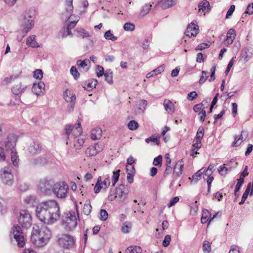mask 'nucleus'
I'll return each mask as SVG.
<instances>
[{"mask_svg": "<svg viewBox=\"0 0 253 253\" xmlns=\"http://www.w3.org/2000/svg\"><path fill=\"white\" fill-rule=\"evenodd\" d=\"M36 215L41 221L45 224L55 223L60 216L58 203L55 200H49L39 204L37 206Z\"/></svg>", "mask_w": 253, "mask_h": 253, "instance_id": "obj_1", "label": "nucleus"}, {"mask_svg": "<svg viewBox=\"0 0 253 253\" xmlns=\"http://www.w3.org/2000/svg\"><path fill=\"white\" fill-rule=\"evenodd\" d=\"M76 240L75 237L69 234H61L57 236V243L61 248L71 249L75 247Z\"/></svg>", "mask_w": 253, "mask_h": 253, "instance_id": "obj_2", "label": "nucleus"}, {"mask_svg": "<svg viewBox=\"0 0 253 253\" xmlns=\"http://www.w3.org/2000/svg\"><path fill=\"white\" fill-rule=\"evenodd\" d=\"M21 32L23 34V37L32 29L34 25L32 16L28 12H25L19 18Z\"/></svg>", "mask_w": 253, "mask_h": 253, "instance_id": "obj_3", "label": "nucleus"}, {"mask_svg": "<svg viewBox=\"0 0 253 253\" xmlns=\"http://www.w3.org/2000/svg\"><path fill=\"white\" fill-rule=\"evenodd\" d=\"M62 221L64 229L67 231L73 230L77 225V219L75 212L66 213Z\"/></svg>", "mask_w": 253, "mask_h": 253, "instance_id": "obj_4", "label": "nucleus"}, {"mask_svg": "<svg viewBox=\"0 0 253 253\" xmlns=\"http://www.w3.org/2000/svg\"><path fill=\"white\" fill-rule=\"evenodd\" d=\"M69 187L65 182H59L54 184L52 191L59 198H65L68 196Z\"/></svg>", "mask_w": 253, "mask_h": 253, "instance_id": "obj_5", "label": "nucleus"}, {"mask_svg": "<svg viewBox=\"0 0 253 253\" xmlns=\"http://www.w3.org/2000/svg\"><path fill=\"white\" fill-rule=\"evenodd\" d=\"M15 240L17 246L22 248L25 245V239L21 227L18 225L14 226L10 231V237Z\"/></svg>", "mask_w": 253, "mask_h": 253, "instance_id": "obj_6", "label": "nucleus"}, {"mask_svg": "<svg viewBox=\"0 0 253 253\" xmlns=\"http://www.w3.org/2000/svg\"><path fill=\"white\" fill-rule=\"evenodd\" d=\"M18 220L23 228H29L32 225V217L27 210L20 211Z\"/></svg>", "mask_w": 253, "mask_h": 253, "instance_id": "obj_7", "label": "nucleus"}, {"mask_svg": "<svg viewBox=\"0 0 253 253\" xmlns=\"http://www.w3.org/2000/svg\"><path fill=\"white\" fill-rule=\"evenodd\" d=\"M0 178L2 183L8 186L12 185L14 182L13 175L9 167H4L0 172Z\"/></svg>", "mask_w": 253, "mask_h": 253, "instance_id": "obj_8", "label": "nucleus"}, {"mask_svg": "<svg viewBox=\"0 0 253 253\" xmlns=\"http://www.w3.org/2000/svg\"><path fill=\"white\" fill-rule=\"evenodd\" d=\"M17 137L16 134L11 133L8 134L2 141V145L7 151L15 150Z\"/></svg>", "mask_w": 253, "mask_h": 253, "instance_id": "obj_9", "label": "nucleus"}, {"mask_svg": "<svg viewBox=\"0 0 253 253\" xmlns=\"http://www.w3.org/2000/svg\"><path fill=\"white\" fill-rule=\"evenodd\" d=\"M51 236V232L50 230H46V234H45V236H44V237H40L39 236H36L35 234H32L31 240L37 247H42L48 243Z\"/></svg>", "mask_w": 253, "mask_h": 253, "instance_id": "obj_10", "label": "nucleus"}, {"mask_svg": "<svg viewBox=\"0 0 253 253\" xmlns=\"http://www.w3.org/2000/svg\"><path fill=\"white\" fill-rule=\"evenodd\" d=\"M238 165L236 158H232L226 164L219 167L217 169L218 171L221 175H225L227 173L232 170V169L235 168Z\"/></svg>", "mask_w": 253, "mask_h": 253, "instance_id": "obj_11", "label": "nucleus"}, {"mask_svg": "<svg viewBox=\"0 0 253 253\" xmlns=\"http://www.w3.org/2000/svg\"><path fill=\"white\" fill-rule=\"evenodd\" d=\"M53 182L51 179L46 178L41 179L38 184V189L41 192L48 194L52 190Z\"/></svg>", "mask_w": 253, "mask_h": 253, "instance_id": "obj_12", "label": "nucleus"}, {"mask_svg": "<svg viewBox=\"0 0 253 253\" xmlns=\"http://www.w3.org/2000/svg\"><path fill=\"white\" fill-rule=\"evenodd\" d=\"M104 147V145L102 142L94 144L89 146L85 150V154L87 157H93L101 152Z\"/></svg>", "mask_w": 253, "mask_h": 253, "instance_id": "obj_13", "label": "nucleus"}, {"mask_svg": "<svg viewBox=\"0 0 253 253\" xmlns=\"http://www.w3.org/2000/svg\"><path fill=\"white\" fill-rule=\"evenodd\" d=\"M63 96L65 101L71 104L68 107V110L69 112L73 111L76 100L75 94L70 89H67L64 92Z\"/></svg>", "mask_w": 253, "mask_h": 253, "instance_id": "obj_14", "label": "nucleus"}, {"mask_svg": "<svg viewBox=\"0 0 253 253\" xmlns=\"http://www.w3.org/2000/svg\"><path fill=\"white\" fill-rule=\"evenodd\" d=\"M110 183L109 177H107L102 181L101 176H99L94 188L95 193H98L101 189H107Z\"/></svg>", "mask_w": 253, "mask_h": 253, "instance_id": "obj_15", "label": "nucleus"}, {"mask_svg": "<svg viewBox=\"0 0 253 253\" xmlns=\"http://www.w3.org/2000/svg\"><path fill=\"white\" fill-rule=\"evenodd\" d=\"M198 26L193 22L189 24L187 26L185 34L186 36L189 37H195L198 33Z\"/></svg>", "mask_w": 253, "mask_h": 253, "instance_id": "obj_16", "label": "nucleus"}, {"mask_svg": "<svg viewBox=\"0 0 253 253\" xmlns=\"http://www.w3.org/2000/svg\"><path fill=\"white\" fill-rule=\"evenodd\" d=\"M27 88V85L19 83L14 84L11 88L12 92L15 95H20L23 93Z\"/></svg>", "mask_w": 253, "mask_h": 253, "instance_id": "obj_17", "label": "nucleus"}, {"mask_svg": "<svg viewBox=\"0 0 253 253\" xmlns=\"http://www.w3.org/2000/svg\"><path fill=\"white\" fill-rule=\"evenodd\" d=\"M128 190L127 188L124 186H121L116 189V194L117 195V198L120 201H124L127 197Z\"/></svg>", "mask_w": 253, "mask_h": 253, "instance_id": "obj_18", "label": "nucleus"}, {"mask_svg": "<svg viewBox=\"0 0 253 253\" xmlns=\"http://www.w3.org/2000/svg\"><path fill=\"white\" fill-rule=\"evenodd\" d=\"M183 166L184 162L182 159L177 162L173 169V175L174 178L179 177L182 174Z\"/></svg>", "mask_w": 253, "mask_h": 253, "instance_id": "obj_19", "label": "nucleus"}, {"mask_svg": "<svg viewBox=\"0 0 253 253\" xmlns=\"http://www.w3.org/2000/svg\"><path fill=\"white\" fill-rule=\"evenodd\" d=\"M42 150V148L40 144L36 142L32 143L28 149L29 153L33 155L40 154Z\"/></svg>", "mask_w": 253, "mask_h": 253, "instance_id": "obj_20", "label": "nucleus"}, {"mask_svg": "<svg viewBox=\"0 0 253 253\" xmlns=\"http://www.w3.org/2000/svg\"><path fill=\"white\" fill-rule=\"evenodd\" d=\"M250 190L251 192L250 194L251 196H252L253 195V181H252V182H250L248 184L245 191L243 193L241 201L239 203L240 205L243 204L245 203V200L247 199L249 194Z\"/></svg>", "mask_w": 253, "mask_h": 253, "instance_id": "obj_21", "label": "nucleus"}, {"mask_svg": "<svg viewBox=\"0 0 253 253\" xmlns=\"http://www.w3.org/2000/svg\"><path fill=\"white\" fill-rule=\"evenodd\" d=\"M253 50L251 47H245L243 48L241 53V56L245 62H247L252 57Z\"/></svg>", "mask_w": 253, "mask_h": 253, "instance_id": "obj_22", "label": "nucleus"}, {"mask_svg": "<svg viewBox=\"0 0 253 253\" xmlns=\"http://www.w3.org/2000/svg\"><path fill=\"white\" fill-rule=\"evenodd\" d=\"M45 85L43 82H40L38 84H34L32 86V91L37 95H39L44 89Z\"/></svg>", "mask_w": 253, "mask_h": 253, "instance_id": "obj_23", "label": "nucleus"}, {"mask_svg": "<svg viewBox=\"0 0 253 253\" xmlns=\"http://www.w3.org/2000/svg\"><path fill=\"white\" fill-rule=\"evenodd\" d=\"M236 36L235 30L233 29H230L227 33V38L225 40L226 43L231 44L233 43Z\"/></svg>", "mask_w": 253, "mask_h": 253, "instance_id": "obj_24", "label": "nucleus"}, {"mask_svg": "<svg viewBox=\"0 0 253 253\" xmlns=\"http://www.w3.org/2000/svg\"><path fill=\"white\" fill-rule=\"evenodd\" d=\"M164 106L165 110L169 114H172L174 112L175 109L174 105L169 100L165 99L164 102Z\"/></svg>", "mask_w": 253, "mask_h": 253, "instance_id": "obj_25", "label": "nucleus"}, {"mask_svg": "<svg viewBox=\"0 0 253 253\" xmlns=\"http://www.w3.org/2000/svg\"><path fill=\"white\" fill-rule=\"evenodd\" d=\"M73 28L71 24H69L67 28H64L62 29L58 35V37L64 38L68 35H72L71 29Z\"/></svg>", "mask_w": 253, "mask_h": 253, "instance_id": "obj_26", "label": "nucleus"}, {"mask_svg": "<svg viewBox=\"0 0 253 253\" xmlns=\"http://www.w3.org/2000/svg\"><path fill=\"white\" fill-rule=\"evenodd\" d=\"M102 131L99 127L93 129L91 132V138L92 140L99 139L102 136Z\"/></svg>", "mask_w": 253, "mask_h": 253, "instance_id": "obj_27", "label": "nucleus"}, {"mask_svg": "<svg viewBox=\"0 0 253 253\" xmlns=\"http://www.w3.org/2000/svg\"><path fill=\"white\" fill-rule=\"evenodd\" d=\"M35 35H31L28 37L27 39L26 44L33 48L39 47L40 46L38 42L35 41Z\"/></svg>", "mask_w": 253, "mask_h": 253, "instance_id": "obj_28", "label": "nucleus"}, {"mask_svg": "<svg viewBox=\"0 0 253 253\" xmlns=\"http://www.w3.org/2000/svg\"><path fill=\"white\" fill-rule=\"evenodd\" d=\"M46 230H50L46 226L42 227L39 230L35 229L34 227L33 232L32 234H35L36 236H38L40 237H44V236H45V234H46Z\"/></svg>", "mask_w": 253, "mask_h": 253, "instance_id": "obj_29", "label": "nucleus"}, {"mask_svg": "<svg viewBox=\"0 0 253 253\" xmlns=\"http://www.w3.org/2000/svg\"><path fill=\"white\" fill-rule=\"evenodd\" d=\"M199 11L202 10L203 12H209L211 10L209 2L207 0H204L198 5Z\"/></svg>", "mask_w": 253, "mask_h": 253, "instance_id": "obj_30", "label": "nucleus"}, {"mask_svg": "<svg viewBox=\"0 0 253 253\" xmlns=\"http://www.w3.org/2000/svg\"><path fill=\"white\" fill-rule=\"evenodd\" d=\"M206 170V168H203L200 170H199L197 172H196L192 176V177H189V179H191L192 181H194L195 182H197L198 181L201 177L202 174L204 175V172Z\"/></svg>", "mask_w": 253, "mask_h": 253, "instance_id": "obj_31", "label": "nucleus"}, {"mask_svg": "<svg viewBox=\"0 0 253 253\" xmlns=\"http://www.w3.org/2000/svg\"><path fill=\"white\" fill-rule=\"evenodd\" d=\"M97 81L95 79H91L88 81V82L86 84H84L83 87L87 90H92L93 88L95 87V86L97 84Z\"/></svg>", "mask_w": 253, "mask_h": 253, "instance_id": "obj_32", "label": "nucleus"}, {"mask_svg": "<svg viewBox=\"0 0 253 253\" xmlns=\"http://www.w3.org/2000/svg\"><path fill=\"white\" fill-rule=\"evenodd\" d=\"M11 160L13 165L17 167L19 166V158L17 153L15 150H11Z\"/></svg>", "mask_w": 253, "mask_h": 253, "instance_id": "obj_33", "label": "nucleus"}, {"mask_svg": "<svg viewBox=\"0 0 253 253\" xmlns=\"http://www.w3.org/2000/svg\"><path fill=\"white\" fill-rule=\"evenodd\" d=\"M142 249L140 247L136 246H131L128 247L125 253H141Z\"/></svg>", "mask_w": 253, "mask_h": 253, "instance_id": "obj_34", "label": "nucleus"}, {"mask_svg": "<svg viewBox=\"0 0 253 253\" xmlns=\"http://www.w3.org/2000/svg\"><path fill=\"white\" fill-rule=\"evenodd\" d=\"M152 5L150 4H146L144 5L140 11L139 15L141 17H144L147 15L150 10Z\"/></svg>", "mask_w": 253, "mask_h": 253, "instance_id": "obj_35", "label": "nucleus"}, {"mask_svg": "<svg viewBox=\"0 0 253 253\" xmlns=\"http://www.w3.org/2000/svg\"><path fill=\"white\" fill-rule=\"evenodd\" d=\"M210 215L211 212L208 210H203L201 219L202 223L205 224L208 221L209 222V216Z\"/></svg>", "mask_w": 253, "mask_h": 253, "instance_id": "obj_36", "label": "nucleus"}, {"mask_svg": "<svg viewBox=\"0 0 253 253\" xmlns=\"http://www.w3.org/2000/svg\"><path fill=\"white\" fill-rule=\"evenodd\" d=\"M82 133V128L81 127L80 123L79 122L77 124V126L76 127L74 126V128L73 130V135L75 137H78V136L81 135Z\"/></svg>", "mask_w": 253, "mask_h": 253, "instance_id": "obj_37", "label": "nucleus"}, {"mask_svg": "<svg viewBox=\"0 0 253 253\" xmlns=\"http://www.w3.org/2000/svg\"><path fill=\"white\" fill-rule=\"evenodd\" d=\"M65 10L69 14L71 13L73 10V0H66Z\"/></svg>", "mask_w": 253, "mask_h": 253, "instance_id": "obj_38", "label": "nucleus"}, {"mask_svg": "<svg viewBox=\"0 0 253 253\" xmlns=\"http://www.w3.org/2000/svg\"><path fill=\"white\" fill-rule=\"evenodd\" d=\"M176 0H165L162 4L163 9H167L175 4Z\"/></svg>", "mask_w": 253, "mask_h": 253, "instance_id": "obj_39", "label": "nucleus"}, {"mask_svg": "<svg viewBox=\"0 0 253 253\" xmlns=\"http://www.w3.org/2000/svg\"><path fill=\"white\" fill-rule=\"evenodd\" d=\"M120 170L118 169L115 171H113L112 176V184L114 186L119 180L120 176Z\"/></svg>", "mask_w": 253, "mask_h": 253, "instance_id": "obj_40", "label": "nucleus"}, {"mask_svg": "<svg viewBox=\"0 0 253 253\" xmlns=\"http://www.w3.org/2000/svg\"><path fill=\"white\" fill-rule=\"evenodd\" d=\"M84 139L82 137H77L74 141V146L76 149H80L84 145Z\"/></svg>", "mask_w": 253, "mask_h": 253, "instance_id": "obj_41", "label": "nucleus"}, {"mask_svg": "<svg viewBox=\"0 0 253 253\" xmlns=\"http://www.w3.org/2000/svg\"><path fill=\"white\" fill-rule=\"evenodd\" d=\"M78 36L83 38H88L90 37L89 33L84 29H80L76 30Z\"/></svg>", "mask_w": 253, "mask_h": 253, "instance_id": "obj_42", "label": "nucleus"}, {"mask_svg": "<svg viewBox=\"0 0 253 253\" xmlns=\"http://www.w3.org/2000/svg\"><path fill=\"white\" fill-rule=\"evenodd\" d=\"M47 159L45 157H39L34 161V164L36 165L42 166L47 163Z\"/></svg>", "mask_w": 253, "mask_h": 253, "instance_id": "obj_43", "label": "nucleus"}, {"mask_svg": "<svg viewBox=\"0 0 253 253\" xmlns=\"http://www.w3.org/2000/svg\"><path fill=\"white\" fill-rule=\"evenodd\" d=\"M92 207L89 202H87L84 204L83 211L84 213L86 215H88L91 212Z\"/></svg>", "mask_w": 253, "mask_h": 253, "instance_id": "obj_44", "label": "nucleus"}, {"mask_svg": "<svg viewBox=\"0 0 253 253\" xmlns=\"http://www.w3.org/2000/svg\"><path fill=\"white\" fill-rule=\"evenodd\" d=\"M104 38L108 40L115 41L117 40V37L115 36L110 30L107 31L104 34Z\"/></svg>", "mask_w": 253, "mask_h": 253, "instance_id": "obj_45", "label": "nucleus"}, {"mask_svg": "<svg viewBox=\"0 0 253 253\" xmlns=\"http://www.w3.org/2000/svg\"><path fill=\"white\" fill-rule=\"evenodd\" d=\"M131 228V224L128 222H125L123 223L121 230L124 233H128Z\"/></svg>", "mask_w": 253, "mask_h": 253, "instance_id": "obj_46", "label": "nucleus"}, {"mask_svg": "<svg viewBox=\"0 0 253 253\" xmlns=\"http://www.w3.org/2000/svg\"><path fill=\"white\" fill-rule=\"evenodd\" d=\"M203 250L204 253H210L211 251L210 243L208 241H205L203 245Z\"/></svg>", "mask_w": 253, "mask_h": 253, "instance_id": "obj_47", "label": "nucleus"}, {"mask_svg": "<svg viewBox=\"0 0 253 253\" xmlns=\"http://www.w3.org/2000/svg\"><path fill=\"white\" fill-rule=\"evenodd\" d=\"M214 168V166L213 164H210L209 165V166L208 167V169H206V170L204 172L205 173L204 175H203V178L205 179L206 176H209V175H211L213 172Z\"/></svg>", "mask_w": 253, "mask_h": 253, "instance_id": "obj_48", "label": "nucleus"}, {"mask_svg": "<svg viewBox=\"0 0 253 253\" xmlns=\"http://www.w3.org/2000/svg\"><path fill=\"white\" fill-rule=\"evenodd\" d=\"M74 126L72 125H67L65 127V133L64 134L66 139H69V136L71 132H73Z\"/></svg>", "mask_w": 253, "mask_h": 253, "instance_id": "obj_49", "label": "nucleus"}, {"mask_svg": "<svg viewBox=\"0 0 253 253\" xmlns=\"http://www.w3.org/2000/svg\"><path fill=\"white\" fill-rule=\"evenodd\" d=\"M104 77L106 81H107L109 84H113V73L110 71H106L104 74Z\"/></svg>", "mask_w": 253, "mask_h": 253, "instance_id": "obj_50", "label": "nucleus"}, {"mask_svg": "<svg viewBox=\"0 0 253 253\" xmlns=\"http://www.w3.org/2000/svg\"><path fill=\"white\" fill-rule=\"evenodd\" d=\"M127 126L130 130H135L138 127V124L135 121L132 120L129 122Z\"/></svg>", "mask_w": 253, "mask_h": 253, "instance_id": "obj_51", "label": "nucleus"}, {"mask_svg": "<svg viewBox=\"0 0 253 253\" xmlns=\"http://www.w3.org/2000/svg\"><path fill=\"white\" fill-rule=\"evenodd\" d=\"M204 135V128L203 126H200L199 127L198 131L196 133V140H201V139L203 137Z\"/></svg>", "mask_w": 253, "mask_h": 253, "instance_id": "obj_52", "label": "nucleus"}, {"mask_svg": "<svg viewBox=\"0 0 253 253\" xmlns=\"http://www.w3.org/2000/svg\"><path fill=\"white\" fill-rule=\"evenodd\" d=\"M71 18L72 19V20L69 21V24H71L72 27H74L79 20V17L75 15H71L68 17V20Z\"/></svg>", "mask_w": 253, "mask_h": 253, "instance_id": "obj_53", "label": "nucleus"}, {"mask_svg": "<svg viewBox=\"0 0 253 253\" xmlns=\"http://www.w3.org/2000/svg\"><path fill=\"white\" fill-rule=\"evenodd\" d=\"M124 29L126 31H132L135 29V25L130 22L126 23L124 25Z\"/></svg>", "mask_w": 253, "mask_h": 253, "instance_id": "obj_54", "label": "nucleus"}, {"mask_svg": "<svg viewBox=\"0 0 253 253\" xmlns=\"http://www.w3.org/2000/svg\"><path fill=\"white\" fill-rule=\"evenodd\" d=\"M70 73L75 80H77L80 77V73L75 66H72L71 68Z\"/></svg>", "mask_w": 253, "mask_h": 253, "instance_id": "obj_55", "label": "nucleus"}, {"mask_svg": "<svg viewBox=\"0 0 253 253\" xmlns=\"http://www.w3.org/2000/svg\"><path fill=\"white\" fill-rule=\"evenodd\" d=\"M34 77L38 80H41L43 77V73L41 69H36L34 72Z\"/></svg>", "mask_w": 253, "mask_h": 253, "instance_id": "obj_56", "label": "nucleus"}, {"mask_svg": "<svg viewBox=\"0 0 253 253\" xmlns=\"http://www.w3.org/2000/svg\"><path fill=\"white\" fill-rule=\"evenodd\" d=\"M36 201V197L33 196L29 195L25 199V203L28 205H33Z\"/></svg>", "mask_w": 253, "mask_h": 253, "instance_id": "obj_57", "label": "nucleus"}, {"mask_svg": "<svg viewBox=\"0 0 253 253\" xmlns=\"http://www.w3.org/2000/svg\"><path fill=\"white\" fill-rule=\"evenodd\" d=\"M100 219L101 220L105 221L107 219L108 214L105 210L102 209L100 211Z\"/></svg>", "mask_w": 253, "mask_h": 253, "instance_id": "obj_58", "label": "nucleus"}, {"mask_svg": "<svg viewBox=\"0 0 253 253\" xmlns=\"http://www.w3.org/2000/svg\"><path fill=\"white\" fill-rule=\"evenodd\" d=\"M202 76H201V78L200 79V80L199 81V83L200 84H202L204 82H206V81L208 78V76H207L208 72L205 71H203L202 72Z\"/></svg>", "mask_w": 253, "mask_h": 253, "instance_id": "obj_59", "label": "nucleus"}, {"mask_svg": "<svg viewBox=\"0 0 253 253\" xmlns=\"http://www.w3.org/2000/svg\"><path fill=\"white\" fill-rule=\"evenodd\" d=\"M162 156L161 155H159L158 157L154 158L153 161V165L155 166H157L159 165L161 166L162 164Z\"/></svg>", "mask_w": 253, "mask_h": 253, "instance_id": "obj_60", "label": "nucleus"}, {"mask_svg": "<svg viewBox=\"0 0 253 253\" xmlns=\"http://www.w3.org/2000/svg\"><path fill=\"white\" fill-rule=\"evenodd\" d=\"M145 141L147 143H149L150 142L155 143L156 145L159 144V140L158 138L154 137L153 136L149 137L145 139Z\"/></svg>", "mask_w": 253, "mask_h": 253, "instance_id": "obj_61", "label": "nucleus"}, {"mask_svg": "<svg viewBox=\"0 0 253 253\" xmlns=\"http://www.w3.org/2000/svg\"><path fill=\"white\" fill-rule=\"evenodd\" d=\"M244 179H243L242 178H240L239 179H238V182H237V183L236 184V188L235 189V195H236V193L238 192L240 190V188H241L242 184L244 183Z\"/></svg>", "mask_w": 253, "mask_h": 253, "instance_id": "obj_62", "label": "nucleus"}, {"mask_svg": "<svg viewBox=\"0 0 253 253\" xmlns=\"http://www.w3.org/2000/svg\"><path fill=\"white\" fill-rule=\"evenodd\" d=\"M116 198H117V194H116V191L111 190L108 197V200L112 201Z\"/></svg>", "mask_w": 253, "mask_h": 253, "instance_id": "obj_63", "label": "nucleus"}, {"mask_svg": "<svg viewBox=\"0 0 253 253\" xmlns=\"http://www.w3.org/2000/svg\"><path fill=\"white\" fill-rule=\"evenodd\" d=\"M77 64L79 67L84 69L85 70H87L88 68H87V63L85 60H78Z\"/></svg>", "mask_w": 253, "mask_h": 253, "instance_id": "obj_64", "label": "nucleus"}]
</instances>
